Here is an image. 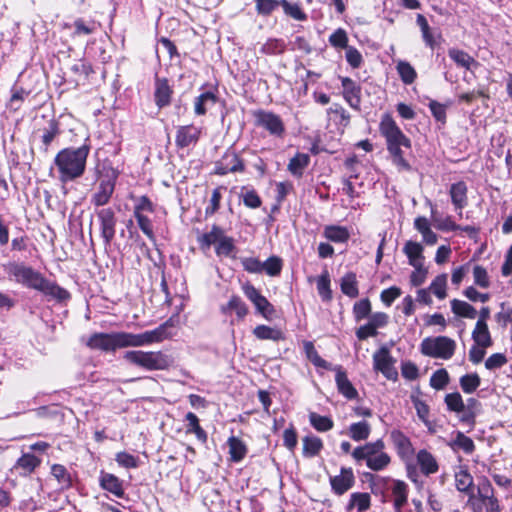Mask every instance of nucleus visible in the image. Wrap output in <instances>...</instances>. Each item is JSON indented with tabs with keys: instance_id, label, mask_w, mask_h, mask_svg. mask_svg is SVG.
Instances as JSON below:
<instances>
[{
	"instance_id": "obj_1",
	"label": "nucleus",
	"mask_w": 512,
	"mask_h": 512,
	"mask_svg": "<svg viewBox=\"0 0 512 512\" xmlns=\"http://www.w3.org/2000/svg\"><path fill=\"white\" fill-rule=\"evenodd\" d=\"M170 326L172 323L171 320H168L154 330L139 334L129 332L94 333L89 337L86 345L91 349L104 352H114L127 347L148 346L168 338L167 328Z\"/></svg>"
},
{
	"instance_id": "obj_38",
	"label": "nucleus",
	"mask_w": 512,
	"mask_h": 512,
	"mask_svg": "<svg viewBox=\"0 0 512 512\" xmlns=\"http://www.w3.org/2000/svg\"><path fill=\"white\" fill-rule=\"evenodd\" d=\"M450 304L452 312L459 317L475 319L477 316L476 309L465 301L453 299Z\"/></svg>"
},
{
	"instance_id": "obj_24",
	"label": "nucleus",
	"mask_w": 512,
	"mask_h": 512,
	"mask_svg": "<svg viewBox=\"0 0 512 512\" xmlns=\"http://www.w3.org/2000/svg\"><path fill=\"white\" fill-rule=\"evenodd\" d=\"M333 370L336 371L335 380L338 391L349 400L355 399L358 396V392L348 379L346 372L341 366H336Z\"/></svg>"
},
{
	"instance_id": "obj_3",
	"label": "nucleus",
	"mask_w": 512,
	"mask_h": 512,
	"mask_svg": "<svg viewBox=\"0 0 512 512\" xmlns=\"http://www.w3.org/2000/svg\"><path fill=\"white\" fill-rule=\"evenodd\" d=\"M89 152L90 146L86 144L78 148L70 147L60 150L54 158L59 181L67 183L80 178L85 172Z\"/></svg>"
},
{
	"instance_id": "obj_40",
	"label": "nucleus",
	"mask_w": 512,
	"mask_h": 512,
	"mask_svg": "<svg viewBox=\"0 0 512 512\" xmlns=\"http://www.w3.org/2000/svg\"><path fill=\"white\" fill-rule=\"evenodd\" d=\"M340 287L343 294L350 298H355L358 296V283L356 274L353 272H349L345 274L340 281Z\"/></svg>"
},
{
	"instance_id": "obj_45",
	"label": "nucleus",
	"mask_w": 512,
	"mask_h": 512,
	"mask_svg": "<svg viewBox=\"0 0 512 512\" xmlns=\"http://www.w3.org/2000/svg\"><path fill=\"white\" fill-rule=\"evenodd\" d=\"M308 417L311 426L318 432H327L334 426L333 420L328 416H322L316 412H310Z\"/></svg>"
},
{
	"instance_id": "obj_19",
	"label": "nucleus",
	"mask_w": 512,
	"mask_h": 512,
	"mask_svg": "<svg viewBox=\"0 0 512 512\" xmlns=\"http://www.w3.org/2000/svg\"><path fill=\"white\" fill-rule=\"evenodd\" d=\"M343 97L353 109H359L361 103V87L351 78L342 77Z\"/></svg>"
},
{
	"instance_id": "obj_41",
	"label": "nucleus",
	"mask_w": 512,
	"mask_h": 512,
	"mask_svg": "<svg viewBox=\"0 0 512 512\" xmlns=\"http://www.w3.org/2000/svg\"><path fill=\"white\" fill-rule=\"evenodd\" d=\"M224 234L225 233L222 228L214 225L209 232L201 235L199 237L198 241L203 249L210 248V246H212V245H214L216 247L218 242L220 241V239L223 237Z\"/></svg>"
},
{
	"instance_id": "obj_51",
	"label": "nucleus",
	"mask_w": 512,
	"mask_h": 512,
	"mask_svg": "<svg viewBox=\"0 0 512 512\" xmlns=\"http://www.w3.org/2000/svg\"><path fill=\"white\" fill-rule=\"evenodd\" d=\"M317 290L324 301H329L332 298V291L330 289V275L327 270L317 278Z\"/></svg>"
},
{
	"instance_id": "obj_35",
	"label": "nucleus",
	"mask_w": 512,
	"mask_h": 512,
	"mask_svg": "<svg viewBox=\"0 0 512 512\" xmlns=\"http://www.w3.org/2000/svg\"><path fill=\"white\" fill-rule=\"evenodd\" d=\"M472 339L475 344H480L484 347H490L492 345V339L487 323L482 321L476 322L475 328L472 332Z\"/></svg>"
},
{
	"instance_id": "obj_50",
	"label": "nucleus",
	"mask_w": 512,
	"mask_h": 512,
	"mask_svg": "<svg viewBox=\"0 0 512 512\" xmlns=\"http://www.w3.org/2000/svg\"><path fill=\"white\" fill-rule=\"evenodd\" d=\"M51 475L57 480L61 489H67L71 486V476L63 465L53 464Z\"/></svg>"
},
{
	"instance_id": "obj_14",
	"label": "nucleus",
	"mask_w": 512,
	"mask_h": 512,
	"mask_svg": "<svg viewBox=\"0 0 512 512\" xmlns=\"http://www.w3.org/2000/svg\"><path fill=\"white\" fill-rule=\"evenodd\" d=\"M244 295L254 304L258 313L265 319L270 320L275 313L273 305L267 300L266 297L251 284L247 283L242 287Z\"/></svg>"
},
{
	"instance_id": "obj_23",
	"label": "nucleus",
	"mask_w": 512,
	"mask_h": 512,
	"mask_svg": "<svg viewBox=\"0 0 512 512\" xmlns=\"http://www.w3.org/2000/svg\"><path fill=\"white\" fill-rule=\"evenodd\" d=\"M99 484L102 489L112 493L116 497H124L123 482L114 474L101 472Z\"/></svg>"
},
{
	"instance_id": "obj_29",
	"label": "nucleus",
	"mask_w": 512,
	"mask_h": 512,
	"mask_svg": "<svg viewBox=\"0 0 512 512\" xmlns=\"http://www.w3.org/2000/svg\"><path fill=\"white\" fill-rule=\"evenodd\" d=\"M324 237L334 243H346L350 238L348 229L339 225H327L323 231Z\"/></svg>"
},
{
	"instance_id": "obj_57",
	"label": "nucleus",
	"mask_w": 512,
	"mask_h": 512,
	"mask_svg": "<svg viewBox=\"0 0 512 512\" xmlns=\"http://www.w3.org/2000/svg\"><path fill=\"white\" fill-rule=\"evenodd\" d=\"M370 312H371V303H370L369 299H367V298L361 299L360 301L356 302L353 306V313H354L355 319L357 321H360V320L368 317Z\"/></svg>"
},
{
	"instance_id": "obj_52",
	"label": "nucleus",
	"mask_w": 512,
	"mask_h": 512,
	"mask_svg": "<svg viewBox=\"0 0 512 512\" xmlns=\"http://www.w3.org/2000/svg\"><path fill=\"white\" fill-rule=\"evenodd\" d=\"M284 13L297 21H304L307 15L302 11L298 4H291L287 0H280Z\"/></svg>"
},
{
	"instance_id": "obj_39",
	"label": "nucleus",
	"mask_w": 512,
	"mask_h": 512,
	"mask_svg": "<svg viewBox=\"0 0 512 512\" xmlns=\"http://www.w3.org/2000/svg\"><path fill=\"white\" fill-rule=\"evenodd\" d=\"M429 205L431 207L432 221H433L436 229H438L440 231H444V232L455 231V230L460 229V226L457 225L452 220L451 216L438 217V216H436L434 205L431 202H429Z\"/></svg>"
},
{
	"instance_id": "obj_12",
	"label": "nucleus",
	"mask_w": 512,
	"mask_h": 512,
	"mask_svg": "<svg viewBox=\"0 0 512 512\" xmlns=\"http://www.w3.org/2000/svg\"><path fill=\"white\" fill-rule=\"evenodd\" d=\"M408 494L409 488L404 481L391 480L385 501L392 503L394 512H403V508L408 504Z\"/></svg>"
},
{
	"instance_id": "obj_17",
	"label": "nucleus",
	"mask_w": 512,
	"mask_h": 512,
	"mask_svg": "<svg viewBox=\"0 0 512 512\" xmlns=\"http://www.w3.org/2000/svg\"><path fill=\"white\" fill-rule=\"evenodd\" d=\"M355 477L351 468H341L340 474L330 478L332 490L342 495L354 485Z\"/></svg>"
},
{
	"instance_id": "obj_49",
	"label": "nucleus",
	"mask_w": 512,
	"mask_h": 512,
	"mask_svg": "<svg viewBox=\"0 0 512 512\" xmlns=\"http://www.w3.org/2000/svg\"><path fill=\"white\" fill-rule=\"evenodd\" d=\"M322 447V440L317 436H306L303 438V454L306 457L316 456Z\"/></svg>"
},
{
	"instance_id": "obj_27",
	"label": "nucleus",
	"mask_w": 512,
	"mask_h": 512,
	"mask_svg": "<svg viewBox=\"0 0 512 512\" xmlns=\"http://www.w3.org/2000/svg\"><path fill=\"white\" fill-rule=\"evenodd\" d=\"M254 336L259 340H271L278 342L285 339L283 331L277 327L258 325L253 329Z\"/></svg>"
},
{
	"instance_id": "obj_21",
	"label": "nucleus",
	"mask_w": 512,
	"mask_h": 512,
	"mask_svg": "<svg viewBox=\"0 0 512 512\" xmlns=\"http://www.w3.org/2000/svg\"><path fill=\"white\" fill-rule=\"evenodd\" d=\"M416 460L421 473L425 476L435 474L439 470L437 459L426 449H421L417 452Z\"/></svg>"
},
{
	"instance_id": "obj_28",
	"label": "nucleus",
	"mask_w": 512,
	"mask_h": 512,
	"mask_svg": "<svg viewBox=\"0 0 512 512\" xmlns=\"http://www.w3.org/2000/svg\"><path fill=\"white\" fill-rule=\"evenodd\" d=\"M371 506V496L366 492H355L350 495L346 506L347 511L357 510V512L367 511Z\"/></svg>"
},
{
	"instance_id": "obj_6",
	"label": "nucleus",
	"mask_w": 512,
	"mask_h": 512,
	"mask_svg": "<svg viewBox=\"0 0 512 512\" xmlns=\"http://www.w3.org/2000/svg\"><path fill=\"white\" fill-rule=\"evenodd\" d=\"M123 359L145 370H165L169 368L173 360L162 351L130 350L123 354Z\"/></svg>"
},
{
	"instance_id": "obj_42",
	"label": "nucleus",
	"mask_w": 512,
	"mask_h": 512,
	"mask_svg": "<svg viewBox=\"0 0 512 512\" xmlns=\"http://www.w3.org/2000/svg\"><path fill=\"white\" fill-rule=\"evenodd\" d=\"M396 70L397 73L399 74L400 79L406 85L412 84L417 78V73L415 69L407 61L398 60L396 64Z\"/></svg>"
},
{
	"instance_id": "obj_63",
	"label": "nucleus",
	"mask_w": 512,
	"mask_h": 512,
	"mask_svg": "<svg viewBox=\"0 0 512 512\" xmlns=\"http://www.w3.org/2000/svg\"><path fill=\"white\" fill-rule=\"evenodd\" d=\"M116 462L124 468H137L139 465V459L132 454L127 452H119L115 457Z\"/></svg>"
},
{
	"instance_id": "obj_4",
	"label": "nucleus",
	"mask_w": 512,
	"mask_h": 512,
	"mask_svg": "<svg viewBox=\"0 0 512 512\" xmlns=\"http://www.w3.org/2000/svg\"><path fill=\"white\" fill-rule=\"evenodd\" d=\"M380 133L386 139L387 150L392 156L393 164L399 171H408L410 164L404 159L401 147L410 148L411 141L404 135L396 122L389 114L382 116L380 122Z\"/></svg>"
},
{
	"instance_id": "obj_36",
	"label": "nucleus",
	"mask_w": 512,
	"mask_h": 512,
	"mask_svg": "<svg viewBox=\"0 0 512 512\" xmlns=\"http://www.w3.org/2000/svg\"><path fill=\"white\" fill-rule=\"evenodd\" d=\"M155 102L159 108H162L170 103L171 89L168 85L167 80L158 79L156 81L155 89Z\"/></svg>"
},
{
	"instance_id": "obj_55",
	"label": "nucleus",
	"mask_w": 512,
	"mask_h": 512,
	"mask_svg": "<svg viewBox=\"0 0 512 512\" xmlns=\"http://www.w3.org/2000/svg\"><path fill=\"white\" fill-rule=\"evenodd\" d=\"M285 42L281 39H268L261 47L265 54H280L285 50Z\"/></svg>"
},
{
	"instance_id": "obj_32",
	"label": "nucleus",
	"mask_w": 512,
	"mask_h": 512,
	"mask_svg": "<svg viewBox=\"0 0 512 512\" xmlns=\"http://www.w3.org/2000/svg\"><path fill=\"white\" fill-rule=\"evenodd\" d=\"M448 55L458 66L467 70L473 71L478 66V62L462 50L450 49Z\"/></svg>"
},
{
	"instance_id": "obj_16",
	"label": "nucleus",
	"mask_w": 512,
	"mask_h": 512,
	"mask_svg": "<svg viewBox=\"0 0 512 512\" xmlns=\"http://www.w3.org/2000/svg\"><path fill=\"white\" fill-rule=\"evenodd\" d=\"M245 165L242 159L235 152H226L221 160L217 162L215 173L226 175L228 173L243 172Z\"/></svg>"
},
{
	"instance_id": "obj_64",
	"label": "nucleus",
	"mask_w": 512,
	"mask_h": 512,
	"mask_svg": "<svg viewBox=\"0 0 512 512\" xmlns=\"http://www.w3.org/2000/svg\"><path fill=\"white\" fill-rule=\"evenodd\" d=\"M256 11L260 15L271 14L279 5L280 0H256Z\"/></svg>"
},
{
	"instance_id": "obj_20",
	"label": "nucleus",
	"mask_w": 512,
	"mask_h": 512,
	"mask_svg": "<svg viewBox=\"0 0 512 512\" xmlns=\"http://www.w3.org/2000/svg\"><path fill=\"white\" fill-rule=\"evenodd\" d=\"M41 464V459L31 453H24L13 465L12 471L21 477L31 475Z\"/></svg>"
},
{
	"instance_id": "obj_13",
	"label": "nucleus",
	"mask_w": 512,
	"mask_h": 512,
	"mask_svg": "<svg viewBox=\"0 0 512 512\" xmlns=\"http://www.w3.org/2000/svg\"><path fill=\"white\" fill-rule=\"evenodd\" d=\"M100 225L101 237L105 245H110L115 237L117 219L111 208H102L96 212Z\"/></svg>"
},
{
	"instance_id": "obj_43",
	"label": "nucleus",
	"mask_w": 512,
	"mask_h": 512,
	"mask_svg": "<svg viewBox=\"0 0 512 512\" xmlns=\"http://www.w3.org/2000/svg\"><path fill=\"white\" fill-rule=\"evenodd\" d=\"M371 433V426L366 421L352 423L349 426L348 434L354 441L366 440Z\"/></svg>"
},
{
	"instance_id": "obj_46",
	"label": "nucleus",
	"mask_w": 512,
	"mask_h": 512,
	"mask_svg": "<svg viewBox=\"0 0 512 512\" xmlns=\"http://www.w3.org/2000/svg\"><path fill=\"white\" fill-rule=\"evenodd\" d=\"M215 252L219 257H235L236 247L232 237L223 235L215 247Z\"/></svg>"
},
{
	"instance_id": "obj_22",
	"label": "nucleus",
	"mask_w": 512,
	"mask_h": 512,
	"mask_svg": "<svg viewBox=\"0 0 512 512\" xmlns=\"http://www.w3.org/2000/svg\"><path fill=\"white\" fill-rule=\"evenodd\" d=\"M467 191V185L463 181L453 183L450 186L449 194L451 197V202L454 205L455 210L460 211V214H462V210L467 206L468 203Z\"/></svg>"
},
{
	"instance_id": "obj_58",
	"label": "nucleus",
	"mask_w": 512,
	"mask_h": 512,
	"mask_svg": "<svg viewBox=\"0 0 512 512\" xmlns=\"http://www.w3.org/2000/svg\"><path fill=\"white\" fill-rule=\"evenodd\" d=\"M262 265L263 271H265L269 276L278 275L282 269V261L276 256L268 258L265 262H262Z\"/></svg>"
},
{
	"instance_id": "obj_33",
	"label": "nucleus",
	"mask_w": 512,
	"mask_h": 512,
	"mask_svg": "<svg viewBox=\"0 0 512 512\" xmlns=\"http://www.w3.org/2000/svg\"><path fill=\"white\" fill-rule=\"evenodd\" d=\"M310 163V156L306 153H297L288 163V171L295 177L300 178L305 168Z\"/></svg>"
},
{
	"instance_id": "obj_10",
	"label": "nucleus",
	"mask_w": 512,
	"mask_h": 512,
	"mask_svg": "<svg viewBox=\"0 0 512 512\" xmlns=\"http://www.w3.org/2000/svg\"><path fill=\"white\" fill-rule=\"evenodd\" d=\"M395 363L396 360L391 356L386 346H382L373 354L374 370L381 372L388 380H396L398 377Z\"/></svg>"
},
{
	"instance_id": "obj_56",
	"label": "nucleus",
	"mask_w": 512,
	"mask_h": 512,
	"mask_svg": "<svg viewBox=\"0 0 512 512\" xmlns=\"http://www.w3.org/2000/svg\"><path fill=\"white\" fill-rule=\"evenodd\" d=\"M329 43L335 48L346 49L348 45V36L344 29L338 28L329 37Z\"/></svg>"
},
{
	"instance_id": "obj_53",
	"label": "nucleus",
	"mask_w": 512,
	"mask_h": 512,
	"mask_svg": "<svg viewBox=\"0 0 512 512\" xmlns=\"http://www.w3.org/2000/svg\"><path fill=\"white\" fill-rule=\"evenodd\" d=\"M448 383H449V374L443 368L436 370L430 378V385L432 388H434L436 390L444 389Z\"/></svg>"
},
{
	"instance_id": "obj_59",
	"label": "nucleus",
	"mask_w": 512,
	"mask_h": 512,
	"mask_svg": "<svg viewBox=\"0 0 512 512\" xmlns=\"http://www.w3.org/2000/svg\"><path fill=\"white\" fill-rule=\"evenodd\" d=\"M473 278L474 283L481 288H488L490 285L488 273L486 269L480 265L473 267Z\"/></svg>"
},
{
	"instance_id": "obj_26",
	"label": "nucleus",
	"mask_w": 512,
	"mask_h": 512,
	"mask_svg": "<svg viewBox=\"0 0 512 512\" xmlns=\"http://www.w3.org/2000/svg\"><path fill=\"white\" fill-rule=\"evenodd\" d=\"M448 445L454 452L462 451L466 454H471L475 449L473 440L460 431L455 433Z\"/></svg>"
},
{
	"instance_id": "obj_47",
	"label": "nucleus",
	"mask_w": 512,
	"mask_h": 512,
	"mask_svg": "<svg viewBox=\"0 0 512 512\" xmlns=\"http://www.w3.org/2000/svg\"><path fill=\"white\" fill-rule=\"evenodd\" d=\"M429 289L439 300L445 299L447 297V275L443 273L436 276L429 285Z\"/></svg>"
},
{
	"instance_id": "obj_31",
	"label": "nucleus",
	"mask_w": 512,
	"mask_h": 512,
	"mask_svg": "<svg viewBox=\"0 0 512 512\" xmlns=\"http://www.w3.org/2000/svg\"><path fill=\"white\" fill-rule=\"evenodd\" d=\"M217 102V96L211 92L206 91L195 98L194 101V112L196 115H204L207 110L215 105Z\"/></svg>"
},
{
	"instance_id": "obj_5",
	"label": "nucleus",
	"mask_w": 512,
	"mask_h": 512,
	"mask_svg": "<svg viewBox=\"0 0 512 512\" xmlns=\"http://www.w3.org/2000/svg\"><path fill=\"white\" fill-rule=\"evenodd\" d=\"M352 457L357 462L364 461L366 466L375 472L385 470L391 463V456L385 451V443L382 439L356 447Z\"/></svg>"
},
{
	"instance_id": "obj_2",
	"label": "nucleus",
	"mask_w": 512,
	"mask_h": 512,
	"mask_svg": "<svg viewBox=\"0 0 512 512\" xmlns=\"http://www.w3.org/2000/svg\"><path fill=\"white\" fill-rule=\"evenodd\" d=\"M6 271L17 283L22 284L25 287L38 290L45 295L58 300H64L69 296L65 289L47 280L41 273L30 266L12 262L6 266Z\"/></svg>"
},
{
	"instance_id": "obj_62",
	"label": "nucleus",
	"mask_w": 512,
	"mask_h": 512,
	"mask_svg": "<svg viewBox=\"0 0 512 512\" xmlns=\"http://www.w3.org/2000/svg\"><path fill=\"white\" fill-rule=\"evenodd\" d=\"M137 224L141 231L150 239L154 240V232L152 227L151 220L143 213V214H135L134 215Z\"/></svg>"
},
{
	"instance_id": "obj_61",
	"label": "nucleus",
	"mask_w": 512,
	"mask_h": 512,
	"mask_svg": "<svg viewBox=\"0 0 512 512\" xmlns=\"http://www.w3.org/2000/svg\"><path fill=\"white\" fill-rule=\"evenodd\" d=\"M414 270L410 275V283L412 286L418 287L421 286L428 274V269L424 265L412 266Z\"/></svg>"
},
{
	"instance_id": "obj_48",
	"label": "nucleus",
	"mask_w": 512,
	"mask_h": 512,
	"mask_svg": "<svg viewBox=\"0 0 512 512\" xmlns=\"http://www.w3.org/2000/svg\"><path fill=\"white\" fill-rule=\"evenodd\" d=\"M304 351L314 366L327 370L332 369L331 364L320 357L312 342L307 341L304 343Z\"/></svg>"
},
{
	"instance_id": "obj_7",
	"label": "nucleus",
	"mask_w": 512,
	"mask_h": 512,
	"mask_svg": "<svg viewBox=\"0 0 512 512\" xmlns=\"http://www.w3.org/2000/svg\"><path fill=\"white\" fill-rule=\"evenodd\" d=\"M456 347L455 340L447 336L426 337L420 343V352L427 357L449 360Z\"/></svg>"
},
{
	"instance_id": "obj_37",
	"label": "nucleus",
	"mask_w": 512,
	"mask_h": 512,
	"mask_svg": "<svg viewBox=\"0 0 512 512\" xmlns=\"http://www.w3.org/2000/svg\"><path fill=\"white\" fill-rule=\"evenodd\" d=\"M445 403L449 411L455 412L457 414H461L462 421H469L471 419L470 416L463 415L465 410V406L463 403L462 396L458 392L449 393L445 396Z\"/></svg>"
},
{
	"instance_id": "obj_44",
	"label": "nucleus",
	"mask_w": 512,
	"mask_h": 512,
	"mask_svg": "<svg viewBox=\"0 0 512 512\" xmlns=\"http://www.w3.org/2000/svg\"><path fill=\"white\" fill-rule=\"evenodd\" d=\"M227 443L229 447L230 459L233 462H240L247 453L245 444L234 436L230 437Z\"/></svg>"
},
{
	"instance_id": "obj_9",
	"label": "nucleus",
	"mask_w": 512,
	"mask_h": 512,
	"mask_svg": "<svg viewBox=\"0 0 512 512\" xmlns=\"http://www.w3.org/2000/svg\"><path fill=\"white\" fill-rule=\"evenodd\" d=\"M390 439L397 455L407 465L408 477L416 482V470L415 468H411L409 464L415 454L411 440L398 429H393L390 432Z\"/></svg>"
},
{
	"instance_id": "obj_18",
	"label": "nucleus",
	"mask_w": 512,
	"mask_h": 512,
	"mask_svg": "<svg viewBox=\"0 0 512 512\" xmlns=\"http://www.w3.org/2000/svg\"><path fill=\"white\" fill-rule=\"evenodd\" d=\"M201 134V129L194 125L180 126L177 129L175 143L179 148H186L196 144Z\"/></svg>"
},
{
	"instance_id": "obj_34",
	"label": "nucleus",
	"mask_w": 512,
	"mask_h": 512,
	"mask_svg": "<svg viewBox=\"0 0 512 512\" xmlns=\"http://www.w3.org/2000/svg\"><path fill=\"white\" fill-rule=\"evenodd\" d=\"M231 311H234L239 319H243L248 313V308L239 296L233 295L227 304L221 306L223 314H229Z\"/></svg>"
},
{
	"instance_id": "obj_15",
	"label": "nucleus",
	"mask_w": 512,
	"mask_h": 512,
	"mask_svg": "<svg viewBox=\"0 0 512 512\" xmlns=\"http://www.w3.org/2000/svg\"><path fill=\"white\" fill-rule=\"evenodd\" d=\"M117 178V174L115 171H112V176L108 178L101 179L97 190L92 195L91 203L95 206H104L109 201L115 189V180Z\"/></svg>"
},
{
	"instance_id": "obj_8",
	"label": "nucleus",
	"mask_w": 512,
	"mask_h": 512,
	"mask_svg": "<svg viewBox=\"0 0 512 512\" xmlns=\"http://www.w3.org/2000/svg\"><path fill=\"white\" fill-rule=\"evenodd\" d=\"M468 503L471 505L474 512H499L497 499L493 496V489L488 480L483 479L479 481L477 494L473 491L470 493Z\"/></svg>"
},
{
	"instance_id": "obj_25",
	"label": "nucleus",
	"mask_w": 512,
	"mask_h": 512,
	"mask_svg": "<svg viewBox=\"0 0 512 512\" xmlns=\"http://www.w3.org/2000/svg\"><path fill=\"white\" fill-rule=\"evenodd\" d=\"M424 247L421 243L409 240L404 244L403 253L408 258L411 266L424 265L425 257L423 255Z\"/></svg>"
},
{
	"instance_id": "obj_54",
	"label": "nucleus",
	"mask_w": 512,
	"mask_h": 512,
	"mask_svg": "<svg viewBox=\"0 0 512 512\" xmlns=\"http://www.w3.org/2000/svg\"><path fill=\"white\" fill-rule=\"evenodd\" d=\"M480 385V378L476 373L466 374L460 378V386L465 393H473Z\"/></svg>"
},
{
	"instance_id": "obj_60",
	"label": "nucleus",
	"mask_w": 512,
	"mask_h": 512,
	"mask_svg": "<svg viewBox=\"0 0 512 512\" xmlns=\"http://www.w3.org/2000/svg\"><path fill=\"white\" fill-rule=\"evenodd\" d=\"M345 58L348 64L354 68H359L363 63L362 54L353 46H348L346 49Z\"/></svg>"
},
{
	"instance_id": "obj_11",
	"label": "nucleus",
	"mask_w": 512,
	"mask_h": 512,
	"mask_svg": "<svg viewBox=\"0 0 512 512\" xmlns=\"http://www.w3.org/2000/svg\"><path fill=\"white\" fill-rule=\"evenodd\" d=\"M256 125L267 130L270 135L282 137L285 133V125L280 116L273 112L258 110L254 113Z\"/></svg>"
},
{
	"instance_id": "obj_30",
	"label": "nucleus",
	"mask_w": 512,
	"mask_h": 512,
	"mask_svg": "<svg viewBox=\"0 0 512 512\" xmlns=\"http://www.w3.org/2000/svg\"><path fill=\"white\" fill-rule=\"evenodd\" d=\"M455 485L458 491L465 492L470 495L473 491V477L465 467H458L455 471Z\"/></svg>"
}]
</instances>
